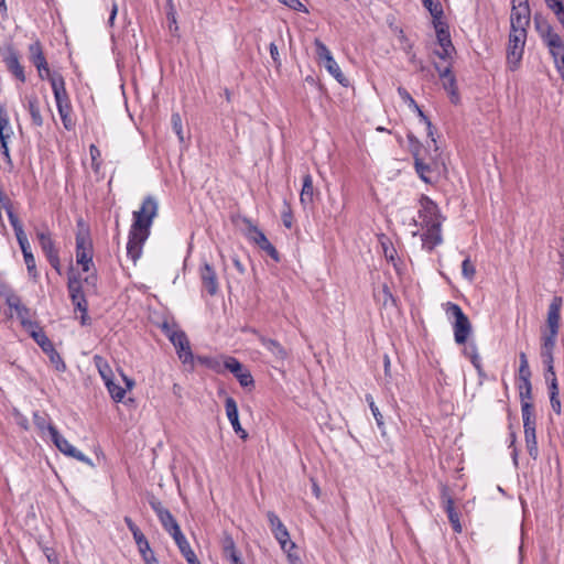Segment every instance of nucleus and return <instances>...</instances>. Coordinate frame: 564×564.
I'll use <instances>...</instances> for the list:
<instances>
[{
    "mask_svg": "<svg viewBox=\"0 0 564 564\" xmlns=\"http://www.w3.org/2000/svg\"><path fill=\"white\" fill-rule=\"evenodd\" d=\"M158 212L156 198L149 195L142 200L141 207L132 214L133 220L128 235L127 256L134 264L142 256L143 246L150 236L151 226Z\"/></svg>",
    "mask_w": 564,
    "mask_h": 564,
    "instance_id": "f257e3e1",
    "label": "nucleus"
},
{
    "mask_svg": "<svg viewBox=\"0 0 564 564\" xmlns=\"http://www.w3.org/2000/svg\"><path fill=\"white\" fill-rule=\"evenodd\" d=\"M408 140L410 151L414 160V170L417 176L424 183L432 184L433 182L429 174L433 171H437L441 163L438 145H435V149L433 150L423 148L419 139L412 133L408 134Z\"/></svg>",
    "mask_w": 564,
    "mask_h": 564,
    "instance_id": "f03ea898",
    "label": "nucleus"
},
{
    "mask_svg": "<svg viewBox=\"0 0 564 564\" xmlns=\"http://www.w3.org/2000/svg\"><path fill=\"white\" fill-rule=\"evenodd\" d=\"M78 230L75 236L76 241V263L82 267L83 272H89L94 269V246L88 227L83 219L77 221Z\"/></svg>",
    "mask_w": 564,
    "mask_h": 564,
    "instance_id": "7ed1b4c3",
    "label": "nucleus"
},
{
    "mask_svg": "<svg viewBox=\"0 0 564 564\" xmlns=\"http://www.w3.org/2000/svg\"><path fill=\"white\" fill-rule=\"evenodd\" d=\"M52 90L56 102V108L61 117L62 123L67 131H72L75 128V121L73 120L72 104L69 96L66 90V84L63 76L52 78Z\"/></svg>",
    "mask_w": 564,
    "mask_h": 564,
    "instance_id": "20e7f679",
    "label": "nucleus"
},
{
    "mask_svg": "<svg viewBox=\"0 0 564 564\" xmlns=\"http://www.w3.org/2000/svg\"><path fill=\"white\" fill-rule=\"evenodd\" d=\"M444 310L448 319H453L454 339L458 345L467 343L473 332L471 323L462 307L453 302H446Z\"/></svg>",
    "mask_w": 564,
    "mask_h": 564,
    "instance_id": "39448f33",
    "label": "nucleus"
},
{
    "mask_svg": "<svg viewBox=\"0 0 564 564\" xmlns=\"http://www.w3.org/2000/svg\"><path fill=\"white\" fill-rule=\"evenodd\" d=\"M535 29L543 43L549 48V53L553 57L554 63L564 57V41L557 34L553 26L545 20L538 17L534 18Z\"/></svg>",
    "mask_w": 564,
    "mask_h": 564,
    "instance_id": "423d86ee",
    "label": "nucleus"
},
{
    "mask_svg": "<svg viewBox=\"0 0 564 564\" xmlns=\"http://www.w3.org/2000/svg\"><path fill=\"white\" fill-rule=\"evenodd\" d=\"M522 421L524 429V440L530 457L536 459L539 456L538 441H536V419L534 414V406L532 403H523L522 405Z\"/></svg>",
    "mask_w": 564,
    "mask_h": 564,
    "instance_id": "0eeeda50",
    "label": "nucleus"
},
{
    "mask_svg": "<svg viewBox=\"0 0 564 564\" xmlns=\"http://www.w3.org/2000/svg\"><path fill=\"white\" fill-rule=\"evenodd\" d=\"M528 33H521L517 30L509 32L507 45V66L511 72H516L521 64Z\"/></svg>",
    "mask_w": 564,
    "mask_h": 564,
    "instance_id": "6e6552de",
    "label": "nucleus"
},
{
    "mask_svg": "<svg viewBox=\"0 0 564 564\" xmlns=\"http://www.w3.org/2000/svg\"><path fill=\"white\" fill-rule=\"evenodd\" d=\"M36 238L39 245L45 254L51 267L58 273H62L61 259L58 249L52 238L51 231L47 227L36 230Z\"/></svg>",
    "mask_w": 564,
    "mask_h": 564,
    "instance_id": "1a4fd4ad",
    "label": "nucleus"
},
{
    "mask_svg": "<svg viewBox=\"0 0 564 564\" xmlns=\"http://www.w3.org/2000/svg\"><path fill=\"white\" fill-rule=\"evenodd\" d=\"M29 52V59L30 62L35 66L39 77L41 79H44L43 72H46V78L52 85V78H55L57 76H63L58 72H52L48 67V63L46 61V57L43 52V46L40 40H35L33 43H31L28 47Z\"/></svg>",
    "mask_w": 564,
    "mask_h": 564,
    "instance_id": "9d476101",
    "label": "nucleus"
},
{
    "mask_svg": "<svg viewBox=\"0 0 564 564\" xmlns=\"http://www.w3.org/2000/svg\"><path fill=\"white\" fill-rule=\"evenodd\" d=\"M267 518L275 540L279 542L281 549L288 553V556L291 558V551L295 549V543L291 541L286 527L283 524L279 516L273 511H268Z\"/></svg>",
    "mask_w": 564,
    "mask_h": 564,
    "instance_id": "9b49d317",
    "label": "nucleus"
},
{
    "mask_svg": "<svg viewBox=\"0 0 564 564\" xmlns=\"http://www.w3.org/2000/svg\"><path fill=\"white\" fill-rule=\"evenodd\" d=\"M433 28L436 33L437 43L441 46L440 51H435V55L441 59L452 58L455 53V47L452 42L449 26L443 19L432 21Z\"/></svg>",
    "mask_w": 564,
    "mask_h": 564,
    "instance_id": "f8f14e48",
    "label": "nucleus"
},
{
    "mask_svg": "<svg viewBox=\"0 0 564 564\" xmlns=\"http://www.w3.org/2000/svg\"><path fill=\"white\" fill-rule=\"evenodd\" d=\"M50 436L59 452L82 463H85L88 466H94L93 460L83 452L73 446L63 435L59 434L56 427H50Z\"/></svg>",
    "mask_w": 564,
    "mask_h": 564,
    "instance_id": "ddd939ff",
    "label": "nucleus"
},
{
    "mask_svg": "<svg viewBox=\"0 0 564 564\" xmlns=\"http://www.w3.org/2000/svg\"><path fill=\"white\" fill-rule=\"evenodd\" d=\"M167 337H169L170 341L173 344V346L175 347L176 354H177L180 360L184 365H189L193 368L195 357L192 352L189 340H188L186 334L183 330L171 332V333H167Z\"/></svg>",
    "mask_w": 564,
    "mask_h": 564,
    "instance_id": "4468645a",
    "label": "nucleus"
},
{
    "mask_svg": "<svg viewBox=\"0 0 564 564\" xmlns=\"http://www.w3.org/2000/svg\"><path fill=\"white\" fill-rule=\"evenodd\" d=\"M420 209H419V218L422 221L423 227H431L435 224H441L440 221V208L437 204L430 198L427 195L422 194L419 198Z\"/></svg>",
    "mask_w": 564,
    "mask_h": 564,
    "instance_id": "2eb2a0df",
    "label": "nucleus"
},
{
    "mask_svg": "<svg viewBox=\"0 0 564 564\" xmlns=\"http://www.w3.org/2000/svg\"><path fill=\"white\" fill-rule=\"evenodd\" d=\"M531 10L529 4H512L510 14V31L516 30L521 33H528L527 29L530 25Z\"/></svg>",
    "mask_w": 564,
    "mask_h": 564,
    "instance_id": "dca6fc26",
    "label": "nucleus"
},
{
    "mask_svg": "<svg viewBox=\"0 0 564 564\" xmlns=\"http://www.w3.org/2000/svg\"><path fill=\"white\" fill-rule=\"evenodd\" d=\"M434 67L438 73L443 88L447 91L451 101L454 105H457L460 100V97L458 93L456 76L452 72V67L447 66L445 68H441L437 63H434Z\"/></svg>",
    "mask_w": 564,
    "mask_h": 564,
    "instance_id": "f3484780",
    "label": "nucleus"
},
{
    "mask_svg": "<svg viewBox=\"0 0 564 564\" xmlns=\"http://www.w3.org/2000/svg\"><path fill=\"white\" fill-rule=\"evenodd\" d=\"M2 61L7 66V69L21 83H25L26 77L24 67L20 64V56L18 51L13 46H8L6 52L2 54Z\"/></svg>",
    "mask_w": 564,
    "mask_h": 564,
    "instance_id": "a211bd4d",
    "label": "nucleus"
},
{
    "mask_svg": "<svg viewBox=\"0 0 564 564\" xmlns=\"http://www.w3.org/2000/svg\"><path fill=\"white\" fill-rule=\"evenodd\" d=\"M251 332L258 336L261 345L271 352L274 361L283 365L289 358L288 350L278 340L261 335L257 329H251Z\"/></svg>",
    "mask_w": 564,
    "mask_h": 564,
    "instance_id": "6ab92c4d",
    "label": "nucleus"
},
{
    "mask_svg": "<svg viewBox=\"0 0 564 564\" xmlns=\"http://www.w3.org/2000/svg\"><path fill=\"white\" fill-rule=\"evenodd\" d=\"M199 278L203 286L210 296L218 293L219 283L215 269L207 261H204L199 268Z\"/></svg>",
    "mask_w": 564,
    "mask_h": 564,
    "instance_id": "aec40b11",
    "label": "nucleus"
},
{
    "mask_svg": "<svg viewBox=\"0 0 564 564\" xmlns=\"http://www.w3.org/2000/svg\"><path fill=\"white\" fill-rule=\"evenodd\" d=\"M8 305L10 308H13L18 318L21 322V325L28 330L31 332L32 329L36 328L39 324L36 322H33L30 319V310L21 303V300L17 295H12L8 299Z\"/></svg>",
    "mask_w": 564,
    "mask_h": 564,
    "instance_id": "412c9836",
    "label": "nucleus"
},
{
    "mask_svg": "<svg viewBox=\"0 0 564 564\" xmlns=\"http://www.w3.org/2000/svg\"><path fill=\"white\" fill-rule=\"evenodd\" d=\"M225 409L227 417L234 429V431L239 435V437L243 441L248 438V433L245 429H242L239 421V413L237 402L234 398L228 397L225 401Z\"/></svg>",
    "mask_w": 564,
    "mask_h": 564,
    "instance_id": "4be33fe9",
    "label": "nucleus"
},
{
    "mask_svg": "<svg viewBox=\"0 0 564 564\" xmlns=\"http://www.w3.org/2000/svg\"><path fill=\"white\" fill-rule=\"evenodd\" d=\"M67 290L73 305L86 297L83 290L82 278L78 273L74 272L73 267L68 270Z\"/></svg>",
    "mask_w": 564,
    "mask_h": 564,
    "instance_id": "5701e85b",
    "label": "nucleus"
},
{
    "mask_svg": "<svg viewBox=\"0 0 564 564\" xmlns=\"http://www.w3.org/2000/svg\"><path fill=\"white\" fill-rule=\"evenodd\" d=\"M442 500H443V508L447 514L448 521L452 524L453 530L456 533H460L463 528L459 520V513L456 511L454 507V499L448 494V490L446 487L442 489Z\"/></svg>",
    "mask_w": 564,
    "mask_h": 564,
    "instance_id": "b1692460",
    "label": "nucleus"
},
{
    "mask_svg": "<svg viewBox=\"0 0 564 564\" xmlns=\"http://www.w3.org/2000/svg\"><path fill=\"white\" fill-rule=\"evenodd\" d=\"M13 134L12 128L10 126L9 116L6 111V109L0 106V145H1V153L4 158L10 161V152L8 148V140Z\"/></svg>",
    "mask_w": 564,
    "mask_h": 564,
    "instance_id": "393cba45",
    "label": "nucleus"
},
{
    "mask_svg": "<svg viewBox=\"0 0 564 564\" xmlns=\"http://www.w3.org/2000/svg\"><path fill=\"white\" fill-rule=\"evenodd\" d=\"M8 219L14 230L17 241L22 251V254L24 256L25 252H32L29 239L26 237V234L24 232L23 225L20 221L19 217L14 214V212H10Z\"/></svg>",
    "mask_w": 564,
    "mask_h": 564,
    "instance_id": "a878e982",
    "label": "nucleus"
},
{
    "mask_svg": "<svg viewBox=\"0 0 564 564\" xmlns=\"http://www.w3.org/2000/svg\"><path fill=\"white\" fill-rule=\"evenodd\" d=\"M562 297L554 296L549 305L546 324L549 332L558 333L561 321Z\"/></svg>",
    "mask_w": 564,
    "mask_h": 564,
    "instance_id": "bb28decb",
    "label": "nucleus"
},
{
    "mask_svg": "<svg viewBox=\"0 0 564 564\" xmlns=\"http://www.w3.org/2000/svg\"><path fill=\"white\" fill-rule=\"evenodd\" d=\"M441 226L442 224H435L431 227H426V231L421 236L423 247L429 251H432L435 247L443 242Z\"/></svg>",
    "mask_w": 564,
    "mask_h": 564,
    "instance_id": "cd10ccee",
    "label": "nucleus"
},
{
    "mask_svg": "<svg viewBox=\"0 0 564 564\" xmlns=\"http://www.w3.org/2000/svg\"><path fill=\"white\" fill-rule=\"evenodd\" d=\"M173 540L188 564H202L183 532L173 536Z\"/></svg>",
    "mask_w": 564,
    "mask_h": 564,
    "instance_id": "c85d7f7f",
    "label": "nucleus"
},
{
    "mask_svg": "<svg viewBox=\"0 0 564 564\" xmlns=\"http://www.w3.org/2000/svg\"><path fill=\"white\" fill-rule=\"evenodd\" d=\"M26 110L32 120V124L40 128L44 124L43 116L41 115L40 101L35 95H30L26 97Z\"/></svg>",
    "mask_w": 564,
    "mask_h": 564,
    "instance_id": "c756f323",
    "label": "nucleus"
},
{
    "mask_svg": "<svg viewBox=\"0 0 564 564\" xmlns=\"http://www.w3.org/2000/svg\"><path fill=\"white\" fill-rule=\"evenodd\" d=\"M134 542L138 546V551L142 557L144 564H159V560L156 558L153 550L151 549L150 543H149L148 539L145 538V535L139 538Z\"/></svg>",
    "mask_w": 564,
    "mask_h": 564,
    "instance_id": "7c9ffc66",
    "label": "nucleus"
},
{
    "mask_svg": "<svg viewBox=\"0 0 564 564\" xmlns=\"http://www.w3.org/2000/svg\"><path fill=\"white\" fill-rule=\"evenodd\" d=\"M245 223L247 224L246 237L249 241L253 242L259 248L269 241L264 232L258 226L253 225L251 220L245 219Z\"/></svg>",
    "mask_w": 564,
    "mask_h": 564,
    "instance_id": "2f4dec72",
    "label": "nucleus"
},
{
    "mask_svg": "<svg viewBox=\"0 0 564 564\" xmlns=\"http://www.w3.org/2000/svg\"><path fill=\"white\" fill-rule=\"evenodd\" d=\"M300 202L303 206L312 205L314 202L313 177L310 173L303 176V185L300 194Z\"/></svg>",
    "mask_w": 564,
    "mask_h": 564,
    "instance_id": "473e14b6",
    "label": "nucleus"
},
{
    "mask_svg": "<svg viewBox=\"0 0 564 564\" xmlns=\"http://www.w3.org/2000/svg\"><path fill=\"white\" fill-rule=\"evenodd\" d=\"M162 514L158 517L163 529L173 538L182 532L177 521L173 517V514L167 510L166 512H161Z\"/></svg>",
    "mask_w": 564,
    "mask_h": 564,
    "instance_id": "72a5a7b5",
    "label": "nucleus"
},
{
    "mask_svg": "<svg viewBox=\"0 0 564 564\" xmlns=\"http://www.w3.org/2000/svg\"><path fill=\"white\" fill-rule=\"evenodd\" d=\"M93 361L104 383L110 382L113 379V372L107 359L100 355H95Z\"/></svg>",
    "mask_w": 564,
    "mask_h": 564,
    "instance_id": "f704fd0d",
    "label": "nucleus"
},
{
    "mask_svg": "<svg viewBox=\"0 0 564 564\" xmlns=\"http://www.w3.org/2000/svg\"><path fill=\"white\" fill-rule=\"evenodd\" d=\"M29 334L44 352H46V350L54 347L53 343L46 336V334L43 332V329L40 327V325L36 326V328L29 332Z\"/></svg>",
    "mask_w": 564,
    "mask_h": 564,
    "instance_id": "c9c22d12",
    "label": "nucleus"
},
{
    "mask_svg": "<svg viewBox=\"0 0 564 564\" xmlns=\"http://www.w3.org/2000/svg\"><path fill=\"white\" fill-rule=\"evenodd\" d=\"M324 66L339 84H341L343 86L348 85L347 78L341 73V69L334 57H330L327 61H325Z\"/></svg>",
    "mask_w": 564,
    "mask_h": 564,
    "instance_id": "e433bc0d",
    "label": "nucleus"
},
{
    "mask_svg": "<svg viewBox=\"0 0 564 564\" xmlns=\"http://www.w3.org/2000/svg\"><path fill=\"white\" fill-rule=\"evenodd\" d=\"M221 553L225 558L239 553L236 543L228 532H224L220 540Z\"/></svg>",
    "mask_w": 564,
    "mask_h": 564,
    "instance_id": "4c0bfd02",
    "label": "nucleus"
},
{
    "mask_svg": "<svg viewBox=\"0 0 564 564\" xmlns=\"http://www.w3.org/2000/svg\"><path fill=\"white\" fill-rule=\"evenodd\" d=\"M365 400L369 405V409L376 420L377 426L381 430L382 433H384V420L383 415L381 414L379 408L375 403L373 397L370 393H367L365 395Z\"/></svg>",
    "mask_w": 564,
    "mask_h": 564,
    "instance_id": "58836bf2",
    "label": "nucleus"
},
{
    "mask_svg": "<svg viewBox=\"0 0 564 564\" xmlns=\"http://www.w3.org/2000/svg\"><path fill=\"white\" fill-rule=\"evenodd\" d=\"M424 8L430 12L433 20L437 21L443 19L444 11L441 2L438 0H422Z\"/></svg>",
    "mask_w": 564,
    "mask_h": 564,
    "instance_id": "ea45409f",
    "label": "nucleus"
},
{
    "mask_svg": "<svg viewBox=\"0 0 564 564\" xmlns=\"http://www.w3.org/2000/svg\"><path fill=\"white\" fill-rule=\"evenodd\" d=\"M195 360L198 364L207 367L208 369H212L213 371H215L217 373H220L223 371L221 362L217 358L209 357V356H196Z\"/></svg>",
    "mask_w": 564,
    "mask_h": 564,
    "instance_id": "a19ab883",
    "label": "nucleus"
},
{
    "mask_svg": "<svg viewBox=\"0 0 564 564\" xmlns=\"http://www.w3.org/2000/svg\"><path fill=\"white\" fill-rule=\"evenodd\" d=\"M111 399L115 402H121L126 395V389L115 383L113 379L110 382L105 383Z\"/></svg>",
    "mask_w": 564,
    "mask_h": 564,
    "instance_id": "79ce46f5",
    "label": "nucleus"
},
{
    "mask_svg": "<svg viewBox=\"0 0 564 564\" xmlns=\"http://www.w3.org/2000/svg\"><path fill=\"white\" fill-rule=\"evenodd\" d=\"M45 354L47 355L50 361L57 371L63 372L66 370V364L64 362L63 358L55 349V347H52L51 349L46 350Z\"/></svg>",
    "mask_w": 564,
    "mask_h": 564,
    "instance_id": "37998d69",
    "label": "nucleus"
},
{
    "mask_svg": "<svg viewBox=\"0 0 564 564\" xmlns=\"http://www.w3.org/2000/svg\"><path fill=\"white\" fill-rule=\"evenodd\" d=\"M519 378L521 381H528L531 379V370L529 367L527 355L522 351L519 354Z\"/></svg>",
    "mask_w": 564,
    "mask_h": 564,
    "instance_id": "c03bdc74",
    "label": "nucleus"
},
{
    "mask_svg": "<svg viewBox=\"0 0 564 564\" xmlns=\"http://www.w3.org/2000/svg\"><path fill=\"white\" fill-rule=\"evenodd\" d=\"M23 259H24L29 275L34 281H36L39 278V272L36 270V263H35V258H34L33 253L25 252V254L23 256Z\"/></svg>",
    "mask_w": 564,
    "mask_h": 564,
    "instance_id": "a18cd8bd",
    "label": "nucleus"
},
{
    "mask_svg": "<svg viewBox=\"0 0 564 564\" xmlns=\"http://www.w3.org/2000/svg\"><path fill=\"white\" fill-rule=\"evenodd\" d=\"M469 349H473V355H470V362L471 365L475 367V369L477 370L478 375L480 377L485 376V372H484V368H482V364H481V358L478 354V349H477V346L475 343H470L469 344Z\"/></svg>",
    "mask_w": 564,
    "mask_h": 564,
    "instance_id": "49530a36",
    "label": "nucleus"
},
{
    "mask_svg": "<svg viewBox=\"0 0 564 564\" xmlns=\"http://www.w3.org/2000/svg\"><path fill=\"white\" fill-rule=\"evenodd\" d=\"M243 388L254 387V380L249 370L241 367V371L234 375Z\"/></svg>",
    "mask_w": 564,
    "mask_h": 564,
    "instance_id": "de8ad7c7",
    "label": "nucleus"
},
{
    "mask_svg": "<svg viewBox=\"0 0 564 564\" xmlns=\"http://www.w3.org/2000/svg\"><path fill=\"white\" fill-rule=\"evenodd\" d=\"M379 301L382 302L383 306L395 305L397 299L393 296L388 284H383L379 293Z\"/></svg>",
    "mask_w": 564,
    "mask_h": 564,
    "instance_id": "09e8293b",
    "label": "nucleus"
},
{
    "mask_svg": "<svg viewBox=\"0 0 564 564\" xmlns=\"http://www.w3.org/2000/svg\"><path fill=\"white\" fill-rule=\"evenodd\" d=\"M521 382L522 383L519 387V389H520L519 397H520L521 406H522L523 403H531L530 400L532 399V386H531V380L521 381Z\"/></svg>",
    "mask_w": 564,
    "mask_h": 564,
    "instance_id": "8fccbe9b",
    "label": "nucleus"
},
{
    "mask_svg": "<svg viewBox=\"0 0 564 564\" xmlns=\"http://www.w3.org/2000/svg\"><path fill=\"white\" fill-rule=\"evenodd\" d=\"M89 154L91 159V169L96 174H98L101 167V161L99 160L101 156L100 150L97 145L90 144Z\"/></svg>",
    "mask_w": 564,
    "mask_h": 564,
    "instance_id": "3c124183",
    "label": "nucleus"
},
{
    "mask_svg": "<svg viewBox=\"0 0 564 564\" xmlns=\"http://www.w3.org/2000/svg\"><path fill=\"white\" fill-rule=\"evenodd\" d=\"M547 8L553 11L557 20L564 19V0H544Z\"/></svg>",
    "mask_w": 564,
    "mask_h": 564,
    "instance_id": "603ef678",
    "label": "nucleus"
},
{
    "mask_svg": "<svg viewBox=\"0 0 564 564\" xmlns=\"http://www.w3.org/2000/svg\"><path fill=\"white\" fill-rule=\"evenodd\" d=\"M557 334L558 333L549 332V334L543 335L542 351H554Z\"/></svg>",
    "mask_w": 564,
    "mask_h": 564,
    "instance_id": "864d4df0",
    "label": "nucleus"
},
{
    "mask_svg": "<svg viewBox=\"0 0 564 564\" xmlns=\"http://www.w3.org/2000/svg\"><path fill=\"white\" fill-rule=\"evenodd\" d=\"M314 45L316 48V54L323 63L327 61L328 58L333 57L332 52L328 50V47L319 40L315 39Z\"/></svg>",
    "mask_w": 564,
    "mask_h": 564,
    "instance_id": "5fc2aeb1",
    "label": "nucleus"
},
{
    "mask_svg": "<svg viewBox=\"0 0 564 564\" xmlns=\"http://www.w3.org/2000/svg\"><path fill=\"white\" fill-rule=\"evenodd\" d=\"M221 366L223 369L229 370L232 375L241 371V367H243L242 364L235 357H226Z\"/></svg>",
    "mask_w": 564,
    "mask_h": 564,
    "instance_id": "6e6d98bb",
    "label": "nucleus"
},
{
    "mask_svg": "<svg viewBox=\"0 0 564 564\" xmlns=\"http://www.w3.org/2000/svg\"><path fill=\"white\" fill-rule=\"evenodd\" d=\"M147 500L151 509L155 512L156 517L161 516V512H166L169 510L153 494H148Z\"/></svg>",
    "mask_w": 564,
    "mask_h": 564,
    "instance_id": "4d7b16f0",
    "label": "nucleus"
},
{
    "mask_svg": "<svg viewBox=\"0 0 564 564\" xmlns=\"http://www.w3.org/2000/svg\"><path fill=\"white\" fill-rule=\"evenodd\" d=\"M33 423L40 431L47 430L50 432V427H55L47 421V416L45 414L34 413L33 414Z\"/></svg>",
    "mask_w": 564,
    "mask_h": 564,
    "instance_id": "13d9d810",
    "label": "nucleus"
},
{
    "mask_svg": "<svg viewBox=\"0 0 564 564\" xmlns=\"http://www.w3.org/2000/svg\"><path fill=\"white\" fill-rule=\"evenodd\" d=\"M462 274L468 281H473L476 274V268L469 258H466L462 263Z\"/></svg>",
    "mask_w": 564,
    "mask_h": 564,
    "instance_id": "bf43d9fd",
    "label": "nucleus"
},
{
    "mask_svg": "<svg viewBox=\"0 0 564 564\" xmlns=\"http://www.w3.org/2000/svg\"><path fill=\"white\" fill-rule=\"evenodd\" d=\"M397 91L399 97L409 106L410 109L416 107V101L404 87L399 86Z\"/></svg>",
    "mask_w": 564,
    "mask_h": 564,
    "instance_id": "052dcab7",
    "label": "nucleus"
},
{
    "mask_svg": "<svg viewBox=\"0 0 564 564\" xmlns=\"http://www.w3.org/2000/svg\"><path fill=\"white\" fill-rule=\"evenodd\" d=\"M39 545L50 564H59L57 553L55 552L54 549L46 545H42L41 543H39Z\"/></svg>",
    "mask_w": 564,
    "mask_h": 564,
    "instance_id": "680f3d73",
    "label": "nucleus"
},
{
    "mask_svg": "<svg viewBox=\"0 0 564 564\" xmlns=\"http://www.w3.org/2000/svg\"><path fill=\"white\" fill-rule=\"evenodd\" d=\"M171 122L173 126V130L177 134L180 141H183L184 137H183V129H182V119H181L180 113H177V112L173 113L171 117Z\"/></svg>",
    "mask_w": 564,
    "mask_h": 564,
    "instance_id": "e2e57ef3",
    "label": "nucleus"
},
{
    "mask_svg": "<svg viewBox=\"0 0 564 564\" xmlns=\"http://www.w3.org/2000/svg\"><path fill=\"white\" fill-rule=\"evenodd\" d=\"M398 39L400 43L402 44V50L410 54L413 50V43L409 40V37L405 35L404 31L402 29H398Z\"/></svg>",
    "mask_w": 564,
    "mask_h": 564,
    "instance_id": "0e129e2a",
    "label": "nucleus"
},
{
    "mask_svg": "<svg viewBox=\"0 0 564 564\" xmlns=\"http://www.w3.org/2000/svg\"><path fill=\"white\" fill-rule=\"evenodd\" d=\"M123 520L134 541L144 535L130 517H124Z\"/></svg>",
    "mask_w": 564,
    "mask_h": 564,
    "instance_id": "69168bd1",
    "label": "nucleus"
},
{
    "mask_svg": "<svg viewBox=\"0 0 564 564\" xmlns=\"http://www.w3.org/2000/svg\"><path fill=\"white\" fill-rule=\"evenodd\" d=\"M260 249L264 251L274 262H280V253L270 241L260 247Z\"/></svg>",
    "mask_w": 564,
    "mask_h": 564,
    "instance_id": "338daca9",
    "label": "nucleus"
},
{
    "mask_svg": "<svg viewBox=\"0 0 564 564\" xmlns=\"http://www.w3.org/2000/svg\"><path fill=\"white\" fill-rule=\"evenodd\" d=\"M260 249L264 251L274 262H280V253L270 241L260 247Z\"/></svg>",
    "mask_w": 564,
    "mask_h": 564,
    "instance_id": "774afa93",
    "label": "nucleus"
}]
</instances>
